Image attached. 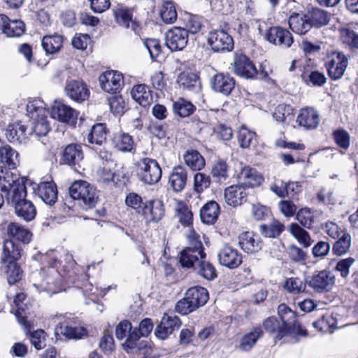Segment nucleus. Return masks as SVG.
<instances>
[{"mask_svg":"<svg viewBox=\"0 0 358 358\" xmlns=\"http://www.w3.org/2000/svg\"><path fill=\"white\" fill-rule=\"evenodd\" d=\"M174 113L181 117H188L196 110L195 106L190 101L180 98L173 104Z\"/></svg>","mask_w":358,"mask_h":358,"instance_id":"de8ad7c7","label":"nucleus"},{"mask_svg":"<svg viewBox=\"0 0 358 358\" xmlns=\"http://www.w3.org/2000/svg\"><path fill=\"white\" fill-rule=\"evenodd\" d=\"M208 45L214 52H227L234 49V39L223 29H215L209 32Z\"/></svg>","mask_w":358,"mask_h":358,"instance_id":"6e6552de","label":"nucleus"},{"mask_svg":"<svg viewBox=\"0 0 358 358\" xmlns=\"http://www.w3.org/2000/svg\"><path fill=\"white\" fill-rule=\"evenodd\" d=\"M7 282L10 285H16L24 276V271L19 262L7 264L6 271Z\"/></svg>","mask_w":358,"mask_h":358,"instance_id":"37998d69","label":"nucleus"},{"mask_svg":"<svg viewBox=\"0 0 358 358\" xmlns=\"http://www.w3.org/2000/svg\"><path fill=\"white\" fill-rule=\"evenodd\" d=\"M277 313L280 321L291 329L293 328V330L296 332V335L304 337L308 336L307 330L296 320L295 312L292 310L287 305L280 304Z\"/></svg>","mask_w":358,"mask_h":358,"instance_id":"dca6fc26","label":"nucleus"},{"mask_svg":"<svg viewBox=\"0 0 358 358\" xmlns=\"http://www.w3.org/2000/svg\"><path fill=\"white\" fill-rule=\"evenodd\" d=\"M239 177L247 180L243 185L252 187L260 185L264 181V178L255 169L249 166L242 169Z\"/></svg>","mask_w":358,"mask_h":358,"instance_id":"c03bdc74","label":"nucleus"},{"mask_svg":"<svg viewBox=\"0 0 358 358\" xmlns=\"http://www.w3.org/2000/svg\"><path fill=\"white\" fill-rule=\"evenodd\" d=\"M284 229V224L276 220H273L269 224L259 225V232L265 238H276L280 236Z\"/></svg>","mask_w":358,"mask_h":358,"instance_id":"79ce46f5","label":"nucleus"},{"mask_svg":"<svg viewBox=\"0 0 358 358\" xmlns=\"http://www.w3.org/2000/svg\"><path fill=\"white\" fill-rule=\"evenodd\" d=\"M6 231L8 236L24 244H28L31 240L32 233L30 230L17 222L8 224Z\"/></svg>","mask_w":358,"mask_h":358,"instance_id":"473e14b6","label":"nucleus"},{"mask_svg":"<svg viewBox=\"0 0 358 358\" xmlns=\"http://www.w3.org/2000/svg\"><path fill=\"white\" fill-rule=\"evenodd\" d=\"M341 36L344 43L352 48L358 50V34L357 32L350 29H344Z\"/></svg>","mask_w":358,"mask_h":358,"instance_id":"774afa93","label":"nucleus"},{"mask_svg":"<svg viewBox=\"0 0 358 358\" xmlns=\"http://www.w3.org/2000/svg\"><path fill=\"white\" fill-rule=\"evenodd\" d=\"M185 295L195 310L204 306L208 300V292L207 289L200 286L188 289Z\"/></svg>","mask_w":358,"mask_h":358,"instance_id":"7c9ffc66","label":"nucleus"},{"mask_svg":"<svg viewBox=\"0 0 358 358\" xmlns=\"http://www.w3.org/2000/svg\"><path fill=\"white\" fill-rule=\"evenodd\" d=\"M69 193L73 200L80 201V206L85 210L95 208L99 201L96 189L84 180L73 182L69 188Z\"/></svg>","mask_w":358,"mask_h":358,"instance_id":"20e7f679","label":"nucleus"},{"mask_svg":"<svg viewBox=\"0 0 358 358\" xmlns=\"http://www.w3.org/2000/svg\"><path fill=\"white\" fill-rule=\"evenodd\" d=\"M114 147L122 152L134 154V142L133 137L127 133H121L113 138Z\"/></svg>","mask_w":358,"mask_h":358,"instance_id":"a19ab883","label":"nucleus"},{"mask_svg":"<svg viewBox=\"0 0 358 358\" xmlns=\"http://www.w3.org/2000/svg\"><path fill=\"white\" fill-rule=\"evenodd\" d=\"M102 166L101 168V179L103 182L108 183L113 181L115 177L114 169L116 166V162L113 158H101Z\"/></svg>","mask_w":358,"mask_h":358,"instance_id":"864d4df0","label":"nucleus"},{"mask_svg":"<svg viewBox=\"0 0 358 358\" xmlns=\"http://www.w3.org/2000/svg\"><path fill=\"white\" fill-rule=\"evenodd\" d=\"M141 337L143 336L134 327L130 333L128 334L124 342L122 344L124 350L127 353H133L146 348L148 341H140Z\"/></svg>","mask_w":358,"mask_h":358,"instance_id":"cd10ccee","label":"nucleus"},{"mask_svg":"<svg viewBox=\"0 0 358 358\" xmlns=\"http://www.w3.org/2000/svg\"><path fill=\"white\" fill-rule=\"evenodd\" d=\"M27 196V188L17 187L6 196V200L8 204L14 208L17 217L29 222L35 218L36 208Z\"/></svg>","mask_w":358,"mask_h":358,"instance_id":"f257e3e1","label":"nucleus"},{"mask_svg":"<svg viewBox=\"0 0 358 358\" xmlns=\"http://www.w3.org/2000/svg\"><path fill=\"white\" fill-rule=\"evenodd\" d=\"M289 28L298 34H305L311 28L310 22L306 17V13L300 15L299 13H294L289 18Z\"/></svg>","mask_w":358,"mask_h":358,"instance_id":"c9c22d12","label":"nucleus"},{"mask_svg":"<svg viewBox=\"0 0 358 358\" xmlns=\"http://www.w3.org/2000/svg\"><path fill=\"white\" fill-rule=\"evenodd\" d=\"M218 260L222 266L234 269L242 263V255L236 249L226 245L219 251Z\"/></svg>","mask_w":358,"mask_h":358,"instance_id":"4be33fe9","label":"nucleus"},{"mask_svg":"<svg viewBox=\"0 0 358 358\" xmlns=\"http://www.w3.org/2000/svg\"><path fill=\"white\" fill-rule=\"evenodd\" d=\"M143 44L149 52L150 58L155 60L162 52L160 41L156 38H145Z\"/></svg>","mask_w":358,"mask_h":358,"instance_id":"bf43d9fd","label":"nucleus"},{"mask_svg":"<svg viewBox=\"0 0 358 358\" xmlns=\"http://www.w3.org/2000/svg\"><path fill=\"white\" fill-rule=\"evenodd\" d=\"M256 134L247 129L245 127H241L238 134V142L241 148H250L254 146L257 142Z\"/></svg>","mask_w":358,"mask_h":358,"instance_id":"8fccbe9b","label":"nucleus"},{"mask_svg":"<svg viewBox=\"0 0 358 358\" xmlns=\"http://www.w3.org/2000/svg\"><path fill=\"white\" fill-rule=\"evenodd\" d=\"M296 219L306 228L310 229L313 223V217L310 208H301L296 214Z\"/></svg>","mask_w":358,"mask_h":358,"instance_id":"0e129e2a","label":"nucleus"},{"mask_svg":"<svg viewBox=\"0 0 358 358\" xmlns=\"http://www.w3.org/2000/svg\"><path fill=\"white\" fill-rule=\"evenodd\" d=\"M351 246V236L349 234L345 233L334 242L332 247V252L336 255H343L348 252Z\"/></svg>","mask_w":358,"mask_h":358,"instance_id":"5fc2aeb1","label":"nucleus"},{"mask_svg":"<svg viewBox=\"0 0 358 358\" xmlns=\"http://www.w3.org/2000/svg\"><path fill=\"white\" fill-rule=\"evenodd\" d=\"M180 87L188 91L197 93L201 91V83L196 73L192 72H182L177 80Z\"/></svg>","mask_w":358,"mask_h":358,"instance_id":"c756f323","label":"nucleus"},{"mask_svg":"<svg viewBox=\"0 0 358 358\" xmlns=\"http://www.w3.org/2000/svg\"><path fill=\"white\" fill-rule=\"evenodd\" d=\"M311 27L320 28L327 25L329 22L327 12L320 8H312L306 13Z\"/></svg>","mask_w":358,"mask_h":358,"instance_id":"ea45409f","label":"nucleus"},{"mask_svg":"<svg viewBox=\"0 0 358 358\" xmlns=\"http://www.w3.org/2000/svg\"><path fill=\"white\" fill-rule=\"evenodd\" d=\"M252 232L245 231L239 236V245L248 253L257 252L262 250L263 242L261 238L255 239Z\"/></svg>","mask_w":358,"mask_h":358,"instance_id":"2f4dec72","label":"nucleus"},{"mask_svg":"<svg viewBox=\"0 0 358 358\" xmlns=\"http://www.w3.org/2000/svg\"><path fill=\"white\" fill-rule=\"evenodd\" d=\"M264 332L260 327L254 328L249 333L243 335L240 341L239 348L242 351H249L263 336Z\"/></svg>","mask_w":358,"mask_h":358,"instance_id":"58836bf2","label":"nucleus"},{"mask_svg":"<svg viewBox=\"0 0 358 358\" xmlns=\"http://www.w3.org/2000/svg\"><path fill=\"white\" fill-rule=\"evenodd\" d=\"M291 234L304 247L308 248L312 243L309 233L297 223H292L289 226Z\"/></svg>","mask_w":358,"mask_h":358,"instance_id":"49530a36","label":"nucleus"},{"mask_svg":"<svg viewBox=\"0 0 358 358\" xmlns=\"http://www.w3.org/2000/svg\"><path fill=\"white\" fill-rule=\"evenodd\" d=\"M296 122L306 129H316L320 123L317 112L313 108L307 107L300 110Z\"/></svg>","mask_w":358,"mask_h":358,"instance_id":"bb28decb","label":"nucleus"},{"mask_svg":"<svg viewBox=\"0 0 358 358\" xmlns=\"http://www.w3.org/2000/svg\"><path fill=\"white\" fill-rule=\"evenodd\" d=\"M101 89L106 92L117 94L123 86V76L114 71H107L99 78Z\"/></svg>","mask_w":358,"mask_h":358,"instance_id":"f3484780","label":"nucleus"},{"mask_svg":"<svg viewBox=\"0 0 358 358\" xmlns=\"http://www.w3.org/2000/svg\"><path fill=\"white\" fill-rule=\"evenodd\" d=\"M133 328L131 322L128 320H123L120 322L116 326L115 331L117 339L119 341L125 339Z\"/></svg>","mask_w":358,"mask_h":358,"instance_id":"69168bd1","label":"nucleus"},{"mask_svg":"<svg viewBox=\"0 0 358 358\" xmlns=\"http://www.w3.org/2000/svg\"><path fill=\"white\" fill-rule=\"evenodd\" d=\"M42 47L47 55L58 52L63 45V37L59 34L46 35L43 36Z\"/></svg>","mask_w":358,"mask_h":358,"instance_id":"e433bc0d","label":"nucleus"},{"mask_svg":"<svg viewBox=\"0 0 358 358\" xmlns=\"http://www.w3.org/2000/svg\"><path fill=\"white\" fill-rule=\"evenodd\" d=\"M211 174L213 178H216L219 180H226L228 178V166L223 160H218L216 164L213 166Z\"/></svg>","mask_w":358,"mask_h":358,"instance_id":"e2e57ef3","label":"nucleus"},{"mask_svg":"<svg viewBox=\"0 0 358 358\" xmlns=\"http://www.w3.org/2000/svg\"><path fill=\"white\" fill-rule=\"evenodd\" d=\"M265 37L269 43L284 48H289L294 42L292 34L281 27H270L266 30Z\"/></svg>","mask_w":358,"mask_h":358,"instance_id":"6ab92c4d","label":"nucleus"},{"mask_svg":"<svg viewBox=\"0 0 358 358\" xmlns=\"http://www.w3.org/2000/svg\"><path fill=\"white\" fill-rule=\"evenodd\" d=\"M224 199L231 206L236 207L245 201L246 193L243 185H231L224 190Z\"/></svg>","mask_w":358,"mask_h":358,"instance_id":"c85d7f7f","label":"nucleus"},{"mask_svg":"<svg viewBox=\"0 0 358 358\" xmlns=\"http://www.w3.org/2000/svg\"><path fill=\"white\" fill-rule=\"evenodd\" d=\"M233 70L235 74L246 79H254L258 76H261L262 78L268 76V73L266 71H262L259 73L255 65L250 58L241 53L235 54Z\"/></svg>","mask_w":358,"mask_h":358,"instance_id":"0eeeda50","label":"nucleus"},{"mask_svg":"<svg viewBox=\"0 0 358 358\" xmlns=\"http://www.w3.org/2000/svg\"><path fill=\"white\" fill-rule=\"evenodd\" d=\"M201 17L199 15H189L185 23V28H183V29L187 31L188 35L189 33L195 34L201 30Z\"/></svg>","mask_w":358,"mask_h":358,"instance_id":"052dcab7","label":"nucleus"},{"mask_svg":"<svg viewBox=\"0 0 358 358\" xmlns=\"http://www.w3.org/2000/svg\"><path fill=\"white\" fill-rule=\"evenodd\" d=\"M112 13L115 22L123 28H130L136 35L140 36L141 27L139 22L134 19V8L122 3L113 5Z\"/></svg>","mask_w":358,"mask_h":358,"instance_id":"39448f33","label":"nucleus"},{"mask_svg":"<svg viewBox=\"0 0 358 358\" xmlns=\"http://www.w3.org/2000/svg\"><path fill=\"white\" fill-rule=\"evenodd\" d=\"M107 131L105 124H94L88 135V141L92 144L101 145L106 140Z\"/></svg>","mask_w":358,"mask_h":358,"instance_id":"a18cd8bd","label":"nucleus"},{"mask_svg":"<svg viewBox=\"0 0 358 358\" xmlns=\"http://www.w3.org/2000/svg\"><path fill=\"white\" fill-rule=\"evenodd\" d=\"M301 78L307 85L314 87H322L327 82L325 75L317 70L303 72Z\"/></svg>","mask_w":358,"mask_h":358,"instance_id":"09e8293b","label":"nucleus"},{"mask_svg":"<svg viewBox=\"0 0 358 358\" xmlns=\"http://www.w3.org/2000/svg\"><path fill=\"white\" fill-rule=\"evenodd\" d=\"M132 98L143 107H147L152 101L150 91L145 85H135L131 91Z\"/></svg>","mask_w":358,"mask_h":358,"instance_id":"4c0bfd02","label":"nucleus"},{"mask_svg":"<svg viewBox=\"0 0 358 358\" xmlns=\"http://www.w3.org/2000/svg\"><path fill=\"white\" fill-rule=\"evenodd\" d=\"M4 34L8 37L21 36L25 31V24L22 20H8L6 22Z\"/></svg>","mask_w":358,"mask_h":358,"instance_id":"3c124183","label":"nucleus"},{"mask_svg":"<svg viewBox=\"0 0 358 358\" xmlns=\"http://www.w3.org/2000/svg\"><path fill=\"white\" fill-rule=\"evenodd\" d=\"M211 180L209 176L203 173H196L194 176V189L200 194L209 187Z\"/></svg>","mask_w":358,"mask_h":358,"instance_id":"13d9d810","label":"nucleus"},{"mask_svg":"<svg viewBox=\"0 0 358 358\" xmlns=\"http://www.w3.org/2000/svg\"><path fill=\"white\" fill-rule=\"evenodd\" d=\"M306 282H303L299 278H290L286 280L285 288L292 293H300L303 292L306 288Z\"/></svg>","mask_w":358,"mask_h":358,"instance_id":"680f3d73","label":"nucleus"},{"mask_svg":"<svg viewBox=\"0 0 358 358\" xmlns=\"http://www.w3.org/2000/svg\"><path fill=\"white\" fill-rule=\"evenodd\" d=\"M189 245L183 248L179 253V264L182 268L192 271L199 259L206 258L203 245L199 235L192 231L187 235Z\"/></svg>","mask_w":358,"mask_h":358,"instance_id":"f03ea898","label":"nucleus"},{"mask_svg":"<svg viewBox=\"0 0 358 358\" xmlns=\"http://www.w3.org/2000/svg\"><path fill=\"white\" fill-rule=\"evenodd\" d=\"M331 245L329 242L319 241L312 248L311 252L314 257L324 258L329 252Z\"/></svg>","mask_w":358,"mask_h":358,"instance_id":"338daca9","label":"nucleus"},{"mask_svg":"<svg viewBox=\"0 0 358 358\" xmlns=\"http://www.w3.org/2000/svg\"><path fill=\"white\" fill-rule=\"evenodd\" d=\"M64 92L68 97L78 103L85 101L90 96L87 85L80 79H67Z\"/></svg>","mask_w":358,"mask_h":358,"instance_id":"2eb2a0df","label":"nucleus"},{"mask_svg":"<svg viewBox=\"0 0 358 358\" xmlns=\"http://www.w3.org/2000/svg\"><path fill=\"white\" fill-rule=\"evenodd\" d=\"M26 177H20L12 171H8L6 167L0 166V189L6 194V196L12 192L15 187H27Z\"/></svg>","mask_w":358,"mask_h":358,"instance_id":"9b49d317","label":"nucleus"},{"mask_svg":"<svg viewBox=\"0 0 358 358\" xmlns=\"http://www.w3.org/2000/svg\"><path fill=\"white\" fill-rule=\"evenodd\" d=\"M293 108L290 105L285 103L279 104L273 113V118L279 122H284L287 119L291 120L293 117Z\"/></svg>","mask_w":358,"mask_h":358,"instance_id":"6e6d98bb","label":"nucleus"},{"mask_svg":"<svg viewBox=\"0 0 358 358\" xmlns=\"http://www.w3.org/2000/svg\"><path fill=\"white\" fill-rule=\"evenodd\" d=\"M27 115L33 121L32 130L38 136H45L50 130L48 121L49 110L45 103L39 98L29 100L27 105Z\"/></svg>","mask_w":358,"mask_h":358,"instance_id":"7ed1b4c3","label":"nucleus"},{"mask_svg":"<svg viewBox=\"0 0 358 358\" xmlns=\"http://www.w3.org/2000/svg\"><path fill=\"white\" fill-rule=\"evenodd\" d=\"M348 65V59L341 52H333L325 62L328 76L334 80H339L343 77Z\"/></svg>","mask_w":358,"mask_h":358,"instance_id":"1a4fd4ad","label":"nucleus"},{"mask_svg":"<svg viewBox=\"0 0 358 358\" xmlns=\"http://www.w3.org/2000/svg\"><path fill=\"white\" fill-rule=\"evenodd\" d=\"M210 84L214 92L229 96L235 87L236 81L229 74L219 73L210 78Z\"/></svg>","mask_w":358,"mask_h":358,"instance_id":"aec40b11","label":"nucleus"},{"mask_svg":"<svg viewBox=\"0 0 358 358\" xmlns=\"http://www.w3.org/2000/svg\"><path fill=\"white\" fill-rule=\"evenodd\" d=\"M51 116L60 122L76 127L78 112L64 103L63 100H55L52 106Z\"/></svg>","mask_w":358,"mask_h":358,"instance_id":"9d476101","label":"nucleus"},{"mask_svg":"<svg viewBox=\"0 0 358 358\" xmlns=\"http://www.w3.org/2000/svg\"><path fill=\"white\" fill-rule=\"evenodd\" d=\"M220 212L219 204L215 201H209L200 210L201 220L205 224H213L218 219Z\"/></svg>","mask_w":358,"mask_h":358,"instance_id":"72a5a7b5","label":"nucleus"},{"mask_svg":"<svg viewBox=\"0 0 358 358\" xmlns=\"http://www.w3.org/2000/svg\"><path fill=\"white\" fill-rule=\"evenodd\" d=\"M201 278L211 281L217 276V272L212 263L206 260V258L199 259L194 269L192 271Z\"/></svg>","mask_w":358,"mask_h":358,"instance_id":"f704fd0d","label":"nucleus"},{"mask_svg":"<svg viewBox=\"0 0 358 358\" xmlns=\"http://www.w3.org/2000/svg\"><path fill=\"white\" fill-rule=\"evenodd\" d=\"M5 136L10 143H25L27 139V127L21 122L10 123L5 130Z\"/></svg>","mask_w":358,"mask_h":358,"instance_id":"393cba45","label":"nucleus"},{"mask_svg":"<svg viewBox=\"0 0 358 358\" xmlns=\"http://www.w3.org/2000/svg\"><path fill=\"white\" fill-rule=\"evenodd\" d=\"M187 173L185 167L178 166L173 167L169 174L168 185L175 192H182L187 184Z\"/></svg>","mask_w":358,"mask_h":358,"instance_id":"5701e85b","label":"nucleus"},{"mask_svg":"<svg viewBox=\"0 0 358 358\" xmlns=\"http://www.w3.org/2000/svg\"><path fill=\"white\" fill-rule=\"evenodd\" d=\"M141 213L149 222L157 223L164 216V203L159 199L145 200Z\"/></svg>","mask_w":358,"mask_h":358,"instance_id":"a211bd4d","label":"nucleus"},{"mask_svg":"<svg viewBox=\"0 0 358 358\" xmlns=\"http://www.w3.org/2000/svg\"><path fill=\"white\" fill-rule=\"evenodd\" d=\"M59 332L69 340H80L88 336L86 328L69 322L57 326L56 334H58Z\"/></svg>","mask_w":358,"mask_h":358,"instance_id":"a878e982","label":"nucleus"},{"mask_svg":"<svg viewBox=\"0 0 358 358\" xmlns=\"http://www.w3.org/2000/svg\"><path fill=\"white\" fill-rule=\"evenodd\" d=\"M125 204L135 210L136 212L141 213L144 206L143 198L136 192H130L127 194L124 199Z\"/></svg>","mask_w":358,"mask_h":358,"instance_id":"4d7b16f0","label":"nucleus"},{"mask_svg":"<svg viewBox=\"0 0 358 358\" xmlns=\"http://www.w3.org/2000/svg\"><path fill=\"white\" fill-rule=\"evenodd\" d=\"M36 186V188L34 187L33 189L45 203L52 206L56 203L58 190L54 181L41 182Z\"/></svg>","mask_w":358,"mask_h":358,"instance_id":"412c9836","label":"nucleus"},{"mask_svg":"<svg viewBox=\"0 0 358 358\" xmlns=\"http://www.w3.org/2000/svg\"><path fill=\"white\" fill-rule=\"evenodd\" d=\"M189 36L187 31L180 27L170 29L165 36V44L171 52L183 50L187 45Z\"/></svg>","mask_w":358,"mask_h":358,"instance_id":"ddd939ff","label":"nucleus"},{"mask_svg":"<svg viewBox=\"0 0 358 358\" xmlns=\"http://www.w3.org/2000/svg\"><path fill=\"white\" fill-rule=\"evenodd\" d=\"M137 166L138 179L145 184H155L162 178V169L158 162L152 158H142Z\"/></svg>","mask_w":358,"mask_h":358,"instance_id":"423d86ee","label":"nucleus"},{"mask_svg":"<svg viewBox=\"0 0 358 358\" xmlns=\"http://www.w3.org/2000/svg\"><path fill=\"white\" fill-rule=\"evenodd\" d=\"M22 249L18 243L13 240H6L3 243V251L1 257L2 264L9 262L17 263L21 259Z\"/></svg>","mask_w":358,"mask_h":358,"instance_id":"b1692460","label":"nucleus"},{"mask_svg":"<svg viewBox=\"0 0 358 358\" xmlns=\"http://www.w3.org/2000/svg\"><path fill=\"white\" fill-rule=\"evenodd\" d=\"M335 283V277L329 270H322L314 273L307 280L308 285L317 293L329 292Z\"/></svg>","mask_w":358,"mask_h":358,"instance_id":"f8f14e48","label":"nucleus"},{"mask_svg":"<svg viewBox=\"0 0 358 358\" xmlns=\"http://www.w3.org/2000/svg\"><path fill=\"white\" fill-rule=\"evenodd\" d=\"M160 16L164 22L172 24L177 20V11L172 1H165L160 10Z\"/></svg>","mask_w":358,"mask_h":358,"instance_id":"603ef678","label":"nucleus"},{"mask_svg":"<svg viewBox=\"0 0 358 358\" xmlns=\"http://www.w3.org/2000/svg\"><path fill=\"white\" fill-rule=\"evenodd\" d=\"M263 327L264 330L274 338L278 341L282 340L284 337L290 335H296L293 328L289 327L283 324L275 316H271L265 319L263 322Z\"/></svg>","mask_w":358,"mask_h":358,"instance_id":"4468645a","label":"nucleus"}]
</instances>
